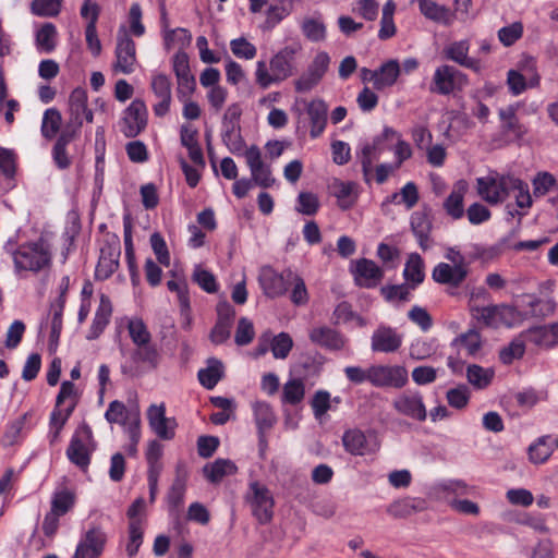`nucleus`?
I'll return each instance as SVG.
<instances>
[{
	"mask_svg": "<svg viewBox=\"0 0 558 558\" xmlns=\"http://www.w3.org/2000/svg\"><path fill=\"white\" fill-rule=\"evenodd\" d=\"M298 48L286 46L279 50L269 62L271 73L268 72L266 61L256 63V83L263 88H268L274 83H279L293 75L295 71V54Z\"/></svg>",
	"mask_w": 558,
	"mask_h": 558,
	"instance_id": "nucleus-1",
	"label": "nucleus"
},
{
	"mask_svg": "<svg viewBox=\"0 0 558 558\" xmlns=\"http://www.w3.org/2000/svg\"><path fill=\"white\" fill-rule=\"evenodd\" d=\"M95 449L93 432L88 424L83 423L73 434L66 449L71 463L86 471L90 464L92 452Z\"/></svg>",
	"mask_w": 558,
	"mask_h": 558,
	"instance_id": "nucleus-2",
	"label": "nucleus"
},
{
	"mask_svg": "<svg viewBox=\"0 0 558 558\" xmlns=\"http://www.w3.org/2000/svg\"><path fill=\"white\" fill-rule=\"evenodd\" d=\"M50 253L43 240L20 245L14 253V267L17 271L38 272L50 264Z\"/></svg>",
	"mask_w": 558,
	"mask_h": 558,
	"instance_id": "nucleus-3",
	"label": "nucleus"
},
{
	"mask_svg": "<svg viewBox=\"0 0 558 558\" xmlns=\"http://www.w3.org/2000/svg\"><path fill=\"white\" fill-rule=\"evenodd\" d=\"M469 85L468 75L457 68L442 64L436 68L429 92L437 95L447 96L454 92H461Z\"/></svg>",
	"mask_w": 558,
	"mask_h": 558,
	"instance_id": "nucleus-4",
	"label": "nucleus"
},
{
	"mask_svg": "<svg viewBox=\"0 0 558 558\" xmlns=\"http://www.w3.org/2000/svg\"><path fill=\"white\" fill-rule=\"evenodd\" d=\"M120 255V238L116 233H108L105 238L104 245L100 247L95 278L97 280L109 279L119 268Z\"/></svg>",
	"mask_w": 558,
	"mask_h": 558,
	"instance_id": "nucleus-5",
	"label": "nucleus"
},
{
	"mask_svg": "<svg viewBox=\"0 0 558 558\" xmlns=\"http://www.w3.org/2000/svg\"><path fill=\"white\" fill-rule=\"evenodd\" d=\"M147 107L144 100L136 98L123 111L120 130L128 138L136 137L147 126Z\"/></svg>",
	"mask_w": 558,
	"mask_h": 558,
	"instance_id": "nucleus-6",
	"label": "nucleus"
},
{
	"mask_svg": "<svg viewBox=\"0 0 558 558\" xmlns=\"http://www.w3.org/2000/svg\"><path fill=\"white\" fill-rule=\"evenodd\" d=\"M291 276L292 270L289 268L282 272H277L271 266H265L260 269L258 281L264 294L270 299H276L286 294Z\"/></svg>",
	"mask_w": 558,
	"mask_h": 558,
	"instance_id": "nucleus-7",
	"label": "nucleus"
},
{
	"mask_svg": "<svg viewBox=\"0 0 558 558\" xmlns=\"http://www.w3.org/2000/svg\"><path fill=\"white\" fill-rule=\"evenodd\" d=\"M408 383V371L400 365H372L371 384L375 387H392L400 389Z\"/></svg>",
	"mask_w": 558,
	"mask_h": 558,
	"instance_id": "nucleus-8",
	"label": "nucleus"
},
{
	"mask_svg": "<svg viewBox=\"0 0 558 558\" xmlns=\"http://www.w3.org/2000/svg\"><path fill=\"white\" fill-rule=\"evenodd\" d=\"M147 420L150 429L162 440H171L175 436L178 426L174 417L166 416V405L163 403L150 404L147 410Z\"/></svg>",
	"mask_w": 558,
	"mask_h": 558,
	"instance_id": "nucleus-9",
	"label": "nucleus"
},
{
	"mask_svg": "<svg viewBox=\"0 0 558 558\" xmlns=\"http://www.w3.org/2000/svg\"><path fill=\"white\" fill-rule=\"evenodd\" d=\"M114 53L113 70L123 74L133 73L136 63V45L126 33L118 35Z\"/></svg>",
	"mask_w": 558,
	"mask_h": 558,
	"instance_id": "nucleus-10",
	"label": "nucleus"
},
{
	"mask_svg": "<svg viewBox=\"0 0 558 558\" xmlns=\"http://www.w3.org/2000/svg\"><path fill=\"white\" fill-rule=\"evenodd\" d=\"M244 157L246 159V163L251 170L252 181L263 187L268 189L274 185L275 178L271 174V169L268 165H265L262 160V153L258 146L252 145L250 146L245 153Z\"/></svg>",
	"mask_w": 558,
	"mask_h": 558,
	"instance_id": "nucleus-11",
	"label": "nucleus"
},
{
	"mask_svg": "<svg viewBox=\"0 0 558 558\" xmlns=\"http://www.w3.org/2000/svg\"><path fill=\"white\" fill-rule=\"evenodd\" d=\"M393 409L418 422L426 420L427 411L420 392H404L392 402Z\"/></svg>",
	"mask_w": 558,
	"mask_h": 558,
	"instance_id": "nucleus-12",
	"label": "nucleus"
},
{
	"mask_svg": "<svg viewBox=\"0 0 558 558\" xmlns=\"http://www.w3.org/2000/svg\"><path fill=\"white\" fill-rule=\"evenodd\" d=\"M403 336L390 326L380 325L372 335L371 348L374 352L393 353L402 345Z\"/></svg>",
	"mask_w": 558,
	"mask_h": 558,
	"instance_id": "nucleus-13",
	"label": "nucleus"
},
{
	"mask_svg": "<svg viewBox=\"0 0 558 558\" xmlns=\"http://www.w3.org/2000/svg\"><path fill=\"white\" fill-rule=\"evenodd\" d=\"M251 490L253 493V514L259 523L266 524L272 519V496L269 489L266 486L260 485L258 482L251 484Z\"/></svg>",
	"mask_w": 558,
	"mask_h": 558,
	"instance_id": "nucleus-14",
	"label": "nucleus"
},
{
	"mask_svg": "<svg viewBox=\"0 0 558 558\" xmlns=\"http://www.w3.org/2000/svg\"><path fill=\"white\" fill-rule=\"evenodd\" d=\"M171 80L163 73L156 74L151 77L150 87L154 95L159 101L154 105L153 110L156 117H165L171 105Z\"/></svg>",
	"mask_w": 558,
	"mask_h": 558,
	"instance_id": "nucleus-15",
	"label": "nucleus"
},
{
	"mask_svg": "<svg viewBox=\"0 0 558 558\" xmlns=\"http://www.w3.org/2000/svg\"><path fill=\"white\" fill-rule=\"evenodd\" d=\"M310 340L326 350L340 351L347 343L345 337L329 326H319L310 330Z\"/></svg>",
	"mask_w": 558,
	"mask_h": 558,
	"instance_id": "nucleus-16",
	"label": "nucleus"
},
{
	"mask_svg": "<svg viewBox=\"0 0 558 558\" xmlns=\"http://www.w3.org/2000/svg\"><path fill=\"white\" fill-rule=\"evenodd\" d=\"M78 133L80 132H76L72 126H64L57 137L51 155L53 162L59 170L69 169L72 165V158L69 155L68 146L74 141Z\"/></svg>",
	"mask_w": 558,
	"mask_h": 558,
	"instance_id": "nucleus-17",
	"label": "nucleus"
},
{
	"mask_svg": "<svg viewBox=\"0 0 558 558\" xmlns=\"http://www.w3.org/2000/svg\"><path fill=\"white\" fill-rule=\"evenodd\" d=\"M469 276V268L447 263L437 264L432 272V278L439 284L459 288Z\"/></svg>",
	"mask_w": 558,
	"mask_h": 558,
	"instance_id": "nucleus-18",
	"label": "nucleus"
},
{
	"mask_svg": "<svg viewBox=\"0 0 558 558\" xmlns=\"http://www.w3.org/2000/svg\"><path fill=\"white\" fill-rule=\"evenodd\" d=\"M359 286L375 288L384 277V270L372 259L360 258L355 262L353 271Z\"/></svg>",
	"mask_w": 558,
	"mask_h": 558,
	"instance_id": "nucleus-19",
	"label": "nucleus"
},
{
	"mask_svg": "<svg viewBox=\"0 0 558 558\" xmlns=\"http://www.w3.org/2000/svg\"><path fill=\"white\" fill-rule=\"evenodd\" d=\"M106 542V533L99 526H93L85 533L76 549L86 554L88 558H99Z\"/></svg>",
	"mask_w": 558,
	"mask_h": 558,
	"instance_id": "nucleus-20",
	"label": "nucleus"
},
{
	"mask_svg": "<svg viewBox=\"0 0 558 558\" xmlns=\"http://www.w3.org/2000/svg\"><path fill=\"white\" fill-rule=\"evenodd\" d=\"M427 509V502L420 497H404L395 500L387 507V513L395 519L408 518Z\"/></svg>",
	"mask_w": 558,
	"mask_h": 558,
	"instance_id": "nucleus-21",
	"label": "nucleus"
},
{
	"mask_svg": "<svg viewBox=\"0 0 558 558\" xmlns=\"http://www.w3.org/2000/svg\"><path fill=\"white\" fill-rule=\"evenodd\" d=\"M87 107V92L82 87H76L72 90L69 97V112L70 121L65 126H72L76 132H80L83 125V112Z\"/></svg>",
	"mask_w": 558,
	"mask_h": 558,
	"instance_id": "nucleus-22",
	"label": "nucleus"
},
{
	"mask_svg": "<svg viewBox=\"0 0 558 558\" xmlns=\"http://www.w3.org/2000/svg\"><path fill=\"white\" fill-rule=\"evenodd\" d=\"M469 190V184L465 180H459L454 183L452 191L444 201V209L448 216L458 220L464 215L463 199Z\"/></svg>",
	"mask_w": 558,
	"mask_h": 558,
	"instance_id": "nucleus-23",
	"label": "nucleus"
},
{
	"mask_svg": "<svg viewBox=\"0 0 558 558\" xmlns=\"http://www.w3.org/2000/svg\"><path fill=\"white\" fill-rule=\"evenodd\" d=\"M306 111L311 122V137L316 138L326 128L328 106L323 99H314L308 102Z\"/></svg>",
	"mask_w": 558,
	"mask_h": 558,
	"instance_id": "nucleus-24",
	"label": "nucleus"
},
{
	"mask_svg": "<svg viewBox=\"0 0 558 558\" xmlns=\"http://www.w3.org/2000/svg\"><path fill=\"white\" fill-rule=\"evenodd\" d=\"M112 315V304L108 295L101 294L99 300L98 308L95 313V317L93 319V324L89 329V333L87 339L93 340L96 339L102 333L105 328L110 322V317Z\"/></svg>",
	"mask_w": 558,
	"mask_h": 558,
	"instance_id": "nucleus-25",
	"label": "nucleus"
},
{
	"mask_svg": "<svg viewBox=\"0 0 558 558\" xmlns=\"http://www.w3.org/2000/svg\"><path fill=\"white\" fill-rule=\"evenodd\" d=\"M411 230L415 235L420 247L423 251H427L430 247V231L432 221L427 214L422 211H414L410 219Z\"/></svg>",
	"mask_w": 558,
	"mask_h": 558,
	"instance_id": "nucleus-26",
	"label": "nucleus"
},
{
	"mask_svg": "<svg viewBox=\"0 0 558 558\" xmlns=\"http://www.w3.org/2000/svg\"><path fill=\"white\" fill-rule=\"evenodd\" d=\"M254 420L260 442H265V433L272 428L276 416L269 403L257 401L253 404Z\"/></svg>",
	"mask_w": 558,
	"mask_h": 558,
	"instance_id": "nucleus-27",
	"label": "nucleus"
},
{
	"mask_svg": "<svg viewBox=\"0 0 558 558\" xmlns=\"http://www.w3.org/2000/svg\"><path fill=\"white\" fill-rule=\"evenodd\" d=\"M477 193L487 203L495 205L506 199L505 192L499 190L497 177L477 178Z\"/></svg>",
	"mask_w": 558,
	"mask_h": 558,
	"instance_id": "nucleus-28",
	"label": "nucleus"
},
{
	"mask_svg": "<svg viewBox=\"0 0 558 558\" xmlns=\"http://www.w3.org/2000/svg\"><path fill=\"white\" fill-rule=\"evenodd\" d=\"M223 375L222 362L216 357H210L207 361V367L198 371L197 378L204 388L211 390L223 378Z\"/></svg>",
	"mask_w": 558,
	"mask_h": 558,
	"instance_id": "nucleus-29",
	"label": "nucleus"
},
{
	"mask_svg": "<svg viewBox=\"0 0 558 558\" xmlns=\"http://www.w3.org/2000/svg\"><path fill=\"white\" fill-rule=\"evenodd\" d=\"M417 2L421 14L426 19L446 26L452 23V13L447 7L433 0H418Z\"/></svg>",
	"mask_w": 558,
	"mask_h": 558,
	"instance_id": "nucleus-30",
	"label": "nucleus"
},
{
	"mask_svg": "<svg viewBox=\"0 0 558 558\" xmlns=\"http://www.w3.org/2000/svg\"><path fill=\"white\" fill-rule=\"evenodd\" d=\"M403 277L407 281L405 284H408L412 290L424 281V262L420 254L411 253L409 255L403 270Z\"/></svg>",
	"mask_w": 558,
	"mask_h": 558,
	"instance_id": "nucleus-31",
	"label": "nucleus"
},
{
	"mask_svg": "<svg viewBox=\"0 0 558 558\" xmlns=\"http://www.w3.org/2000/svg\"><path fill=\"white\" fill-rule=\"evenodd\" d=\"M236 471L238 466L229 459H217L203 469L205 477L214 484L219 483L226 475L235 474Z\"/></svg>",
	"mask_w": 558,
	"mask_h": 558,
	"instance_id": "nucleus-32",
	"label": "nucleus"
},
{
	"mask_svg": "<svg viewBox=\"0 0 558 558\" xmlns=\"http://www.w3.org/2000/svg\"><path fill=\"white\" fill-rule=\"evenodd\" d=\"M342 445L352 456H364L367 452V439L365 434L357 428L348 429L342 435Z\"/></svg>",
	"mask_w": 558,
	"mask_h": 558,
	"instance_id": "nucleus-33",
	"label": "nucleus"
},
{
	"mask_svg": "<svg viewBox=\"0 0 558 558\" xmlns=\"http://www.w3.org/2000/svg\"><path fill=\"white\" fill-rule=\"evenodd\" d=\"M553 451L551 436L543 435L529 446V460L534 464L545 463L550 458Z\"/></svg>",
	"mask_w": 558,
	"mask_h": 558,
	"instance_id": "nucleus-34",
	"label": "nucleus"
},
{
	"mask_svg": "<svg viewBox=\"0 0 558 558\" xmlns=\"http://www.w3.org/2000/svg\"><path fill=\"white\" fill-rule=\"evenodd\" d=\"M376 71L378 72V76L374 82V88L380 90L385 87L392 86L397 82L401 68L397 60H388Z\"/></svg>",
	"mask_w": 558,
	"mask_h": 558,
	"instance_id": "nucleus-35",
	"label": "nucleus"
},
{
	"mask_svg": "<svg viewBox=\"0 0 558 558\" xmlns=\"http://www.w3.org/2000/svg\"><path fill=\"white\" fill-rule=\"evenodd\" d=\"M57 27L54 24L47 22L36 32V47L45 53L52 52L57 47Z\"/></svg>",
	"mask_w": 558,
	"mask_h": 558,
	"instance_id": "nucleus-36",
	"label": "nucleus"
},
{
	"mask_svg": "<svg viewBox=\"0 0 558 558\" xmlns=\"http://www.w3.org/2000/svg\"><path fill=\"white\" fill-rule=\"evenodd\" d=\"M185 487V477L178 474L167 494L169 512L177 518L179 517V509L184 501Z\"/></svg>",
	"mask_w": 558,
	"mask_h": 558,
	"instance_id": "nucleus-37",
	"label": "nucleus"
},
{
	"mask_svg": "<svg viewBox=\"0 0 558 558\" xmlns=\"http://www.w3.org/2000/svg\"><path fill=\"white\" fill-rule=\"evenodd\" d=\"M131 359L135 363H144L150 368L156 369L160 363L161 354L157 345L150 340L148 341V344L136 347Z\"/></svg>",
	"mask_w": 558,
	"mask_h": 558,
	"instance_id": "nucleus-38",
	"label": "nucleus"
},
{
	"mask_svg": "<svg viewBox=\"0 0 558 558\" xmlns=\"http://www.w3.org/2000/svg\"><path fill=\"white\" fill-rule=\"evenodd\" d=\"M75 501L76 495L73 490L68 488L56 490L51 497L50 510L63 517L74 508Z\"/></svg>",
	"mask_w": 558,
	"mask_h": 558,
	"instance_id": "nucleus-39",
	"label": "nucleus"
},
{
	"mask_svg": "<svg viewBox=\"0 0 558 558\" xmlns=\"http://www.w3.org/2000/svg\"><path fill=\"white\" fill-rule=\"evenodd\" d=\"M65 303L62 299H57L51 303L52 318H51V331L49 336V349L56 350L59 344L60 335L62 331V316Z\"/></svg>",
	"mask_w": 558,
	"mask_h": 558,
	"instance_id": "nucleus-40",
	"label": "nucleus"
},
{
	"mask_svg": "<svg viewBox=\"0 0 558 558\" xmlns=\"http://www.w3.org/2000/svg\"><path fill=\"white\" fill-rule=\"evenodd\" d=\"M495 372L493 368H484L477 364H471L466 368L468 381L475 389L487 388L492 384Z\"/></svg>",
	"mask_w": 558,
	"mask_h": 558,
	"instance_id": "nucleus-41",
	"label": "nucleus"
},
{
	"mask_svg": "<svg viewBox=\"0 0 558 558\" xmlns=\"http://www.w3.org/2000/svg\"><path fill=\"white\" fill-rule=\"evenodd\" d=\"M380 143L381 137H375L371 144H365L362 147L360 161L362 166L364 180L366 183H369V175L372 172L373 161L378 158V155L380 153Z\"/></svg>",
	"mask_w": 558,
	"mask_h": 558,
	"instance_id": "nucleus-42",
	"label": "nucleus"
},
{
	"mask_svg": "<svg viewBox=\"0 0 558 558\" xmlns=\"http://www.w3.org/2000/svg\"><path fill=\"white\" fill-rule=\"evenodd\" d=\"M62 116L57 108H49L44 112L41 122V135L46 140H52L60 132Z\"/></svg>",
	"mask_w": 558,
	"mask_h": 558,
	"instance_id": "nucleus-43",
	"label": "nucleus"
},
{
	"mask_svg": "<svg viewBox=\"0 0 558 558\" xmlns=\"http://www.w3.org/2000/svg\"><path fill=\"white\" fill-rule=\"evenodd\" d=\"M126 329L135 347L148 344V341L151 340V333L142 318L129 319Z\"/></svg>",
	"mask_w": 558,
	"mask_h": 558,
	"instance_id": "nucleus-44",
	"label": "nucleus"
},
{
	"mask_svg": "<svg viewBox=\"0 0 558 558\" xmlns=\"http://www.w3.org/2000/svg\"><path fill=\"white\" fill-rule=\"evenodd\" d=\"M305 396V386L302 379L293 378L283 385L281 401L284 404L296 405Z\"/></svg>",
	"mask_w": 558,
	"mask_h": 558,
	"instance_id": "nucleus-45",
	"label": "nucleus"
},
{
	"mask_svg": "<svg viewBox=\"0 0 558 558\" xmlns=\"http://www.w3.org/2000/svg\"><path fill=\"white\" fill-rule=\"evenodd\" d=\"M355 184L353 182H336L333 184V195L337 197L338 206L342 210L350 209L356 202L354 195Z\"/></svg>",
	"mask_w": 558,
	"mask_h": 558,
	"instance_id": "nucleus-46",
	"label": "nucleus"
},
{
	"mask_svg": "<svg viewBox=\"0 0 558 558\" xmlns=\"http://www.w3.org/2000/svg\"><path fill=\"white\" fill-rule=\"evenodd\" d=\"M499 305H487L481 306L476 304H470V313L473 318L478 323H482L485 327L496 326V318L499 314Z\"/></svg>",
	"mask_w": 558,
	"mask_h": 558,
	"instance_id": "nucleus-47",
	"label": "nucleus"
},
{
	"mask_svg": "<svg viewBox=\"0 0 558 558\" xmlns=\"http://www.w3.org/2000/svg\"><path fill=\"white\" fill-rule=\"evenodd\" d=\"M525 353V341L521 335L514 338L507 347L499 352V360L505 365H510L514 360L523 357Z\"/></svg>",
	"mask_w": 558,
	"mask_h": 558,
	"instance_id": "nucleus-48",
	"label": "nucleus"
},
{
	"mask_svg": "<svg viewBox=\"0 0 558 558\" xmlns=\"http://www.w3.org/2000/svg\"><path fill=\"white\" fill-rule=\"evenodd\" d=\"M167 287L170 291L177 293L181 314L187 315L191 311V302L186 280L184 278L169 280Z\"/></svg>",
	"mask_w": 558,
	"mask_h": 558,
	"instance_id": "nucleus-49",
	"label": "nucleus"
},
{
	"mask_svg": "<svg viewBox=\"0 0 558 558\" xmlns=\"http://www.w3.org/2000/svg\"><path fill=\"white\" fill-rule=\"evenodd\" d=\"M462 345L466 349L469 355H475L482 347L481 335L475 329H469L466 332L456 337L451 347Z\"/></svg>",
	"mask_w": 558,
	"mask_h": 558,
	"instance_id": "nucleus-50",
	"label": "nucleus"
},
{
	"mask_svg": "<svg viewBox=\"0 0 558 558\" xmlns=\"http://www.w3.org/2000/svg\"><path fill=\"white\" fill-rule=\"evenodd\" d=\"M499 118L502 121V129L505 132L513 133L517 136L523 135L524 130L517 118L515 108L513 106L500 109Z\"/></svg>",
	"mask_w": 558,
	"mask_h": 558,
	"instance_id": "nucleus-51",
	"label": "nucleus"
},
{
	"mask_svg": "<svg viewBox=\"0 0 558 558\" xmlns=\"http://www.w3.org/2000/svg\"><path fill=\"white\" fill-rule=\"evenodd\" d=\"M529 299L527 306L530 310L525 313L526 315L535 318H545L554 313L556 304L553 300H542L532 295H529Z\"/></svg>",
	"mask_w": 558,
	"mask_h": 558,
	"instance_id": "nucleus-52",
	"label": "nucleus"
},
{
	"mask_svg": "<svg viewBox=\"0 0 558 558\" xmlns=\"http://www.w3.org/2000/svg\"><path fill=\"white\" fill-rule=\"evenodd\" d=\"M289 286H292L290 293L291 302L296 306L305 305L308 302V292L303 278L292 271Z\"/></svg>",
	"mask_w": 558,
	"mask_h": 558,
	"instance_id": "nucleus-53",
	"label": "nucleus"
},
{
	"mask_svg": "<svg viewBox=\"0 0 558 558\" xmlns=\"http://www.w3.org/2000/svg\"><path fill=\"white\" fill-rule=\"evenodd\" d=\"M293 348V340L288 332H280L270 342V350L275 359L284 360Z\"/></svg>",
	"mask_w": 558,
	"mask_h": 558,
	"instance_id": "nucleus-54",
	"label": "nucleus"
},
{
	"mask_svg": "<svg viewBox=\"0 0 558 558\" xmlns=\"http://www.w3.org/2000/svg\"><path fill=\"white\" fill-rule=\"evenodd\" d=\"M144 531L141 521H133L129 523V542L126 544V554L130 558L137 555L138 549L143 543Z\"/></svg>",
	"mask_w": 558,
	"mask_h": 558,
	"instance_id": "nucleus-55",
	"label": "nucleus"
},
{
	"mask_svg": "<svg viewBox=\"0 0 558 558\" xmlns=\"http://www.w3.org/2000/svg\"><path fill=\"white\" fill-rule=\"evenodd\" d=\"M555 187L558 189L557 180L549 172H538L533 179V194L535 197H542Z\"/></svg>",
	"mask_w": 558,
	"mask_h": 558,
	"instance_id": "nucleus-56",
	"label": "nucleus"
},
{
	"mask_svg": "<svg viewBox=\"0 0 558 558\" xmlns=\"http://www.w3.org/2000/svg\"><path fill=\"white\" fill-rule=\"evenodd\" d=\"M232 53L240 59L252 60L257 53L256 47L245 37L234 38L230 41Z\"/></svg>",
	"mask_w": 558,
	"mask_h": 558,
	"instance_id": "nucleus-57",
	"label": "nucleus"
},
{
	"mask_svg": "<svg viewBox=\"0 0 558 558\" xmlns=\"http://www.w3.org/2000/svg\"><path fill=\"white\" fill-rule=\"evenodd\" d=\"M412 289L408 284H388L380 288V293L387 302L410 300V291Z\"/></svg>",
	"mask_w": 558,
	"mask_h": 558,
	"instance_id": "nucleus-58",
	"label": "nucleus"
},
{
	"mask_svg": "<svg viewBox=\"0 0 558 558\" xmlns=\"http://www.w3.org/2000/svg\"><path fill=\"white\" fill-rule=\"evenodd\" d=\"M446 399L450 407L458 410L464 409L470 400V390L466 385H459L447 391Z\"/></svg>",
	"mask_w": 558,
	"mask_h": 558,
	"instance_id": "nucleus-59",
	"label": "nucleus"
},
{
	"mask_svg": "<svg viewBox=\"0 0 558 558\" xmlns=\"http://www.w3.org/2000/svg\"><path fill=\"white\" fill-rule=\"evenodd\" d=\"M319 209L318 197L311 192H301L298 196L296 210L306 216L315 215Z\"/></svg>",
	"mask_w": 558,
	"mask_h": 558,
	"instance_id": "nucleus-60",
	"label": "nucleus"
},
{
	"mask_svg": "<svg viewBox=\"0 0 558 558\" xmlns=\"http://www.w3.org/2000/svg\"><path fill=\"white\" fill-rule=\"evenodd\" d=\"M193 281L196 282L207 293H215L218 290V284L215 276L197 266L193 272Z\"/></svg>",
	"mask_w": 558,
	"mask_h": 558,
	"instance_id": "nucleus-61",
	"label": "nucleus"
},
{
	"mask_svg": "<svg viewBox=\"0 0 558 558\" xmlns=\"http://www.w3.org/2000/svg\"><path fill=\"white\" fill-rule=\"evenodd\" d=\"M255 331L253 323L246 317H241L238 322L234 341L238 345H247L254 339Z\"/></svg>",
	"mask_w": 558,
	"mask_h": 558,
	"instance_id": "nucleus-62",
	"label": "nucleus"
},
{
	"mask_svg": "<svg viewBox=\"0 0 558 558\" xmlns=\"http://www.w3.org/2000/svg\"><path fill=\"white\" fill-rule=\"evenodd\" d=\"M469 49L470 45L468 40H459L446 47L444 52L447 59L461 65L468 58Z\"/></svg>",
	"mask_w": 558,
	"mask_h": 558,
	"instance_id": "nucleus-63",
	"label": "nucleus"
},
{
	"mask_svg": "<svg viewBox=\"0 0 558 558\" xmlns=\"http://www.w3.org/2000/svg\"><path fill=\"white\" fill-rule=\"evenodd\" d=\"M523 35V25L521 22H514L511 25L505 26L498 31V38L500 43L506 46H512Z\"/></svg>",
	"mask_w": 558,
	"mask_h": 558,
	"instance_id": "nucleus-64",
	"label": "nucleus"
}]
</instances>
